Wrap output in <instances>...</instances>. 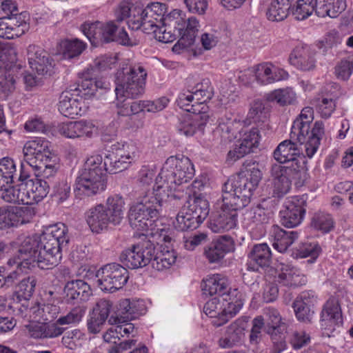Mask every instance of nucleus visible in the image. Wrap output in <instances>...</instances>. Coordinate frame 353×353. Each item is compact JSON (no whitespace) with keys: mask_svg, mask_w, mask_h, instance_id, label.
I'll return each instance as SVG.
<instances>
[{"mask_svg":"<svg viewBox=\"0 0 353 353\" xmlns=\"http://www.w3.org/2000/svg\"><path fill=\"white\" fill-rule=\"evenodd\" d=\"M262 179L259 163L243 164V169L230 177L223 184L221 210L210 219L209 228L215 233L224 232L234 228L237 222V210L247 206L253 192Z\"/></svg>","mask_w":353,"mask_h":353,"instance_id":"obj_1","label":"nucleus"},{"mask_svg":"<svg viewBox=\"0 0 353 353\" xmlns=\"http://www.w3.org/2000/svg\"><path fill=\"white\" fill-rule=\"evenodd\" d=\"M70 240L68 227L58 223L50 225L40 234L19 238V258L27 264L37 263L41 269H52L62 258V250Z\"/></svg>","mask_w":353,"mask_h":353,"instance_id":"obj_2","label":"nucleus"},{"mask_svg":"<svg viewBox=\"0 0 353 353\" xmlns=\"http://www.w3.org/2000/svg\"><path fill=\"white\" fill-rule=\"evenodd\" d=\"M198 20L194 17H186L180 10H174L165 16V21L151 34L163 43H170L180 37L173 46L174 52H179L180 49L191 46L198 32Z\"/></svg>","mask_w":353,"mask_h":353,"instance_id":"obj_3","label":"nucleus"},{"mask_svg":"<svg viewBox=\"0 0 353 353\" xmlns=\"http://www.w3.org/2000/svg\"><path fill=\"white\" fill-rule=\"evenodd\" d=\"M163 186H159L157 192L150 189L143 191L130 208L129 223L132 228L138 232H146L158 219L162 210L163 197L161 194Z\"/></svg>","mask_w":353,"mask_h":353,"instance_id":"obj_4","label":"nucleus"},{"mask_svg":"<svg viewBox=\"0 0 353 353\" xmlns=\"http://www.w3.org/2000/svg\"><path fill=\"white\" fill-rule=\"evenodd\" d=\"M314 110L312 107H305L299 117L294 121L290 136L303 145L308 158H312L320 145L324 135V125L322 121H316L312 128Z\"/></svg>","mask_w":353,"mask_h":353,"instance_id":"obj_5","label":"nucleus"},{"mask_svg":"<svg viewBox=\"0 0 353 353\" xmlns=\"http://www.w3.org/2000/svg\"><path fill=\"white\" fill-rule=\"evenodd\" d=\"M125 202L119 195L109 196L105 203L90 208L85 219L92 232L99 233L109 225H119L124 219Z\"/></svg>","mask_w":353,"mask_h":353,"instance_id":"obj_6","label":"nucleus"},{"mask_svg":"<svg viewBox=\"0 0 353 353\" xmlns=\"http://www.w3.org/2000/svg\"><path fill=\"white\" fill-rule=\"evenodd\" d=\"M147 72L141 65H123L115 74L117 101H125V98L134 99L145 92Z\"/></svg>","mask_w":353,"mask_h":353,"instance_id":"obj_7","label":"nucleus"},{"mask_svg":"<svg viewBox=\"0 0 353 353\" xmlns=\"http://www.w3.org/2000/svg\"><path fill=\"white\" fill-rule=\"evenodd\" d=\"M307 159L301 157L298 159V167L283 166L274 164L271 168V178L273 192L277 197L287 194L291 188L292 180L296 181L299 185H303L309 178Z\"/></svg>","mask_w":353,"mask_h":353,"instance_id":"obj_8","label":"nucleus"},{"mask_svg":"<svg viewBox=\"0 0 353 353\" xmlns=\"http://www.w3.org/2000/svg\"><path fill=\"white\" fill-rule=\"evenodd\" d=\"M209 210L207 199L194 192L178 213L174 228L179 231L196 229L206 219Z\"/></svg>","mask_w":353,"mask_h":353,"instance_id":"obj_9","label":"nucleus"},{"mask_svg":"<svg viewBox=\"0 0 353 353\" xmlns=\"http://www.w3.org/2000/svg\"><path fill=\"white\" fill-rule=\"evenodd\" d=\"M194 175V169L190 160L185 157H170L165 161L159 176L170 188V185L187 183Z\"/></svg>","mask_w":353,"mask_h":353,"instance_id":"obj_10","label":"nucleus"},{"mask_svg":"<svg viewBox=\"0 0 353 353\" xmlns=\"http://www.w3.org/2000/svg\"><path fill=\"white\" fill-rule=\"evenodd\" d=\"M128 277V271L125 268L112 263L103 265L96 272L95 283L101 290L112 293L122 288Z\"/></svg>","mask_w":353,"mask_h":353,"instance_id":"obj_11","label":"nucleus"},{"mask_svg":"<svg viewBox=\"0 0 353 353\" xmlns=\"http://www.w3.org/2000/svg\"><path fill=\"white\" fill-rule=\"evenodd\" d=\"M155 247L150 241H142L124 250L120 254V261L130 269L143 268L151 263Z\"/></svg>","mask_w":353,"mask_h":353,"instance_id":"obj_12","label":"nucleus"},{"mask_svg":"<svg viewBox=\"0 0 353 353\" xmlns=\"http://www.w3.org/2000/svg\"><path fill=\"white\" fill-rule=\"evenodd\" d=\"M136 157L135 148L132 144L125 143L121 148H113L105 156L106 170L110 174L120 172L127 169Z\"/></svg>","mask_w":353,"mask_h":353,"instance_id":"obj_13","label":"nucleus"},{"mask_svg":"<svg viewBox=\"0 0 353 353\" xmlns=\"http://www.w3.org/2000/svg\"><path fill=\"white\" fill-rule=\"evenodd\" d=\"M82 32L91 42L96 45L98 42L109 43L114 41L118 27L113 21L103 23L99 21L85 22L81 26Z\"/></svg>","mask_w":353,"mask_h":353,"instance_id":"obj_14","label":"nucleus"},{"mask_svg":"<svg viewBox=\"0 0 353 353\" xmlns=\"http://www.w3.org/2000/svg\"><path fill=\"white\" fill-rule=\"evenodd\" d=\"M23 153L24 161L31 167L56 156L50 151V143L43 138L28 141L23 148Z\"/></svg>","mask_w":353,"mask_h":353,"instance_id":"obj_15","label":"nucleus"},{"mask_svg":"<svg viewBox=\"0 0 353 353\" xmlns=\"http://www.w3.org/2000/svg\"><path fill=\"white\" fill-rule=\"evenodd\" d=\"M29 14L21 12L16 17L0 18V37L13 39L24 34L29 30Z\"/></svg>","mask_w":353,"mask_h":353,"instance_id":"obj_16","label":"nucleus"},{"mask_svg":"<svg viewBox=\"0 0 353 353\" xmlns=\"http://www.w3.org/2000/svg\"><path fill=\"white\" fill-rule=\"evenodd\" d=\"M106 183V175L81 170L76 179L74 190L90 196L103 192Z\"/></svg>","mask_w":353,"mask_h":353,"instance_id":"obj_17","label":"nucleus"},{"mask_svg":"<svg viewBox=\"0 0 353 353\" xmlns=\"http://www.w3.org/2000/svg\"><path fill=\"white\" fill-rule=\"evenodd\" d=\"M315 10L318 17L330 16L331 3L330 0H297L296 6L292 12L297 20H304Z\"/></svg>","mask_w":353,"mask_h":353,"instance_id":"obj_18","label":"nucleus"},{"mask_svg":"<svg viewBox=\"0 0 353 353\" xmlns=\"http://www.w3.org/2000/svg\"><path fill=\"white\" fill-rule=\"evenodd\" d=\"M145 305L142 301H130L125 299L119 301L115 315L108 319L110 325L130 321L145 313Z\"/></svg>","mask_w":353,"mask_h":353,"instance_id":"obj_19","label":"nucleus"},{"mask_svg":"<svg viewBox=\"0 0 353 353\" xmlns=\"http://www.w3.org/2000/svg\"><path fill=\"white\" fill-rule=\"evenodd\" d=\"M303 203V200L296 197L285 201L283 209L279 212L283 225L286 228H294L301 223L305 212Z\"/></svg>","mask_w":353,"mask_h":353,"instance_id":"obj_20","label":"nucleus"},{"mask_svg":"<svg viewBox=\"0 0 353 353\" xmlns=\"http://www.w3.org/2000/svg\"><path fill=\"white\" fill-rule=\"evenodd\" d=\"M256 81L262 85L271 84L286 80L289 74L285 70L274 65L272 62H263L252 68Z\"/></svg>","mask_w":353,"mask_h":353,"instance_id":"obj_21","label":"nucleus"},{"mask_svg":"<svg viewBox=\"0 0 353 353\" xmlns=\"http://www.w3.org/2000/svg\"><path fill=\"white\" fill-rule=\"evenodd\" d=\"M272 263V252L267 243L255 244L248 254L247 270L252 272L265 270Z\"/></svg>","mask_w":353,"mask_h":353,"instance_id":"obj_22","label":"nucleus"},{"mask_svg":"<svg viewBox=\"0 0 353 353\" xmlns=\"http://www.w3.org/2000/svg\"><path fill=\"white\" fill-rule=\"evenodd\" d=\"M29 65L32 70L41 75H50L54 63L48 53L35 45H30L27 48Z\"/></svg>","mask_w":353,"mask_h":353,"instance_id":"obj_23","label":"nucleus"},{"mask_svg":"<svg viewBox=\"0 0 353 353\" xmlns=\"http://www.w3.org/2000/svg\"><path fill=\"white\" fill-rule=\"evenodd\" d=\"M299 142L294 140L291 137L289 140H285L276 147L274 151L273 155L275 160L280 163H286L285 166L298 167V159L301 157H306L303 154H300V150L296 143Z\"/></svg>","mask_w":353,"mask_h":353,"instance_id":"obj_24","label":"nucleus"},{"mask_svg":"<svg viewBox=\"0 0 353 353\" xmlns=\"http://www.w3.org/2000/svg\"><path fill=\"white\" fill-rule=\"evenodd\" d=\"M243 127V123L236 119L224 116L219 119L214 136L223 143H228L237 139Z\"/></svg>","mask_w":353,"mask_h":353,"instance_id":"obj_25","label":"nucleus"},{"mask_svg":"<svg viewBox=\"0 0 353 353\" xmlns=\"http://www.w3.org/2000/svg\"><path fill=\"white\" fill-rule=\"evenodd\" d=\"M90 70L81 74L77 85H70V90L76 94V97L81 96L82 99H89L94 96L98 89H107L108 84L102 80H96L90 76Z\"/></svg>","mask_w":353,"mask_h":353,"instance_id":"obj_26","label":"nucleus"},{"mask_svg":"<svg viewBox=\"0 0 353 353\" xmlns=\"http://www.w3.org/2000/svg\"><path fill=\"white\" fill-rule=\"evenodd\" d=\"M59 133L66 138L75 139L83 137H92L96 131L94 125L85 120L70 121L58 125Z\"/></svg>","mask_w":353,"mask_h":353,"instance_id":"obj_27","label":"nucleus"},{"mask_svg":"<svg viewBox=\"0 0 353 353\" xmlns=\"http://www.w3.org/2000/svg\"><path fill=\"white\" fill-rule=\"evenodd\" d=\"M208 119L209 116L205 112L188 114L179 120L176 128L181 134L192 136L197 131L203 132Z\"/></svg>","mask_w":353,"mask_h":353,"instance_id":"obj_28","label":"nucleus"},{"mask_svg":"<svg viewBox=\"0 0 353 353\" xmlns=\"http://www.w3.org/2000/svg\"><path fill=\"white\" fill-rule=\"evenodd\" d=\"M112 303L110 300H99L92 309L90 318L88 320V329L93 334L99 333L105 323L112 309Z\"/></svg>","mask_w":353,"mask_h":353,"instance_id":"obj_29","label":"nucleus"},{"mask_svg":"<svg viewBox=\"0 0 353 353\" xmlns=\"http://www.w3.org/2000/svg\"><path fill=\"white\" fill-rule=\"evenodd\" d=\"M234 250L232 239L227 235L221 236L204 248V255L210 263H217L222 260L225 254Z\"/></svg>","mask_w":353,"mask_h":353,"instance_id":"obj_30","label":"nucleus"},{"mask_svg":"<svg viewBox=\"0 0 353 353\" xmlns=\"http://www.w3.org/2000/svg\"><path fill=\"white\" fill-rule=\"evenodd\" d=\"M247 317L239 318L232 322L228 327L224 336L219 341L222 348H231L241 343L247 327Z\"/></svg>","mask_w":353,"mask_h":353,"instance_id":"obj_31","label":"nucleus"},{"mask_svg":"<svg viewBox=\"0 0 353 353\" xmlns=\"http://www.w3.org/2000/svg\"><path fill=\"white\" fill-rule=\"evenodd\" d=\"M289 62L298 70H312L316 63L314 52L307 45L296 46L290 54Z\"/></svg>","mask_w":353,"mask_h":353,"instance_id":"obj_32","label":"nucleus"},{"mask_svg":"<svg viewBox=\"0 0 353 353\" xmlns=\"http://www.w3.org/2000/svg\"><path fill=\"white\" fill-rule=\"evenodd\" d=\"M145 14V8L143 9L141 7L134 8L132 17L127 21L128 27L136 30L142 28L146 34H151L154 30H158V26H161L160 23L154 20L153 15Z\"/></svg>","mask_w":353,"mask_h":353,"instance_id":"obj_33","label":"nucleus"},{"mask_svg":"<svg viewBox=\"0 0 353 353\" xmlns=\"http://www.w3.org/2000/svg\"><path fill=\"white\" fill-rule=\"evenodd\" d=\"M26 327L30 336L34 339H53L61 336L64 332V328L60 327L57 321L54 323L32 322Z\"/></svg>","mask_w":353,"mask_h":353,"instance_id":"obj_34","label":"nucleus"},{"mask_svg":"<svg viewBox=\"0 0 353 353\" xmlns=\"http://www.w3.org/2000/svg\"><path fill=\"white\" fill-rule=\"evenodd\" d=\"M64 294L68 303L75 304L88 300L92 292L86 282L78 279L67 282L64 287Z\"/></svg>","mask_w":353,"mask_h":353,"instance_id":"obj_35","label":"nucleus"},{"mask_svg":"<svg viewBox=\"0 0 353 353\" xmlns=\"http://www.w3.org/2000/svg\"><path fill=\"white\" fill-rule=\"evenodd\" d=\"M74 96H76V94L70 90L63 92L60 96L59 110L64 117L74 118L79 115L81 116L84 112L82 110V99H79Z\"/></svg>","mask_w":353,"mask_h":353,"instance_id":"obj_36","label":"nucleus"},{"mask_svg":"<svg viewBox=\"0 0 353 353\" xmlns=\"http://www.w3.org/2000/svg\"><path fill=\"white\" fill-rule=\"evenodd\" d=\"M19 65L12 62L5 64L0 70V99L6 100L16 89V72Z\"/></svg>","mask_w":353,"mask_h":353,"instance_id":"obj_37","label":"nucleus"},{"mask_svg":"<svg viewBox=\"0 0 353 353\" xmlns=\"http://www.w3.org/2000/svg\"><path fill=\"white\" fill-rule=\"evenodd\" d=\"M280 273L277 281L290 288H296L305 285L307 279L301 270L291 264L281 263L279 267Z\"/></svg>","mask_w":353,"mask_h":353,"instance_id":"obj_38","label":"nucleus"},{"mask_svg":"<svg viewBox=\"0 0 353 353\" xmlns=\"http://www.w3.org/2000/svg\"><path fill=\"white\" fill-rule=\"evenodd\" d=\"M239 294L237 289H234L228 294L223 296V306L220 322H216L218 326L227 323L230 319L236 315L243 306V302L241 294L237 297Z\"/></svg>","mask_w":353,"mask_h":353,"instance_id":"obj_39","label":"nucleus"},{"mask_svg":"<svg viewBox=\"0 0 353 353\" xmlns=\"http://www.w3.org/2000/svg\"><path fill=\"white\" fill-rule=\"evenodd\" d=\"M228 285V280L225 276L216 274L204 279L201 287L205 294L224 296L231 292L229 290Z\"/></svg>","mask_w":353,"mask_h":353,"instance_id":"obj_40","label":"nucleus"},{"mask_svg":"<svg viewBox=\"0 0 353 353\" xmlns=\"http://www.w3.org/2000/svg\"><path fill=\"white\" fill-rule=\"evenodd\" d=\"M235 145L233 150H230L228 153V159L236 161V160L245 157L254 152V149L259 145V142L254 137V134L246 132L243 137Z\"/></svg>","mask_w":353,"mask_h":353,"instance_id":"obj_41","label":"nucleus"},{"mask_svg":"<svg viewBox=\"0 0 353 353\" xmlns=\"http://www.w3.org/2000/svg\"><path fill=\"white\" fill-rule=\"evenodd\" d=\"M270 234L274 238V248L280 252H285L299 236L296 231H285L276 225L272 226Z\"/></svg>","mask_w":353,"mask_h":353,"instance_id":"obj_42","label":"nucleus"},{"mask_svg":"<svg viewBox=\"0 0 353 353\" xmlns=\"http://www.w3.org/2000/svg\"><path fill=\"white\" fill-rule=\"evenodd\" d=\"M157 170L154 166H149V165H144L141 168L139 172V183L141 187H142V189L140 190L139 195L144 190H146L147 189H150L151 191H153V190L155 191V193L157 192V190L158 189L159 186H163V188L161 189V192L163 194L162 192H165V189H168L169 188L168 185H158L159 182V176L156 179L157 182L155 184L152 186L151 188L150 186L153 183V180L156 176Z\"/></svg>","mask_w":353,"mask_h":353,"instance_id":"obj_43","label":"nucleus"},{"mask_svg":"<svg viewBox=\"0 0 353 353\" xmlns=\"http://www.w3.org/2000/svg\"><path fill=\"white\" fill-rule=\"evenodd\" d=\"M293 0H276L272 1L268 8L266 15L272 21H281L285 19L289 13Z\"/></svg>","mask_w":353,"mask_h":353,"instance_id":"obj_44","label":"nucleus"},{"mask_svg":"<svg viewBox=\"0 0 353 353\" xmlns=\"http://www.w3.org/2000/svg\"><path fill=\"white\" fill-rule=\"evenodd\" d=\"M176 257V254L174 250H170L168 247L163 248L159 252H154L151 265L154 269L161 271L169 268L173 265Z\"/></svg>","mask_w":353,"mask_h":353,"instance_id":"obj_45","label":"nucleus"},{"mask_svg":"<svg viewBox=\"0 0 353 353\" xmlns=\"http://www.w3.org/2000/svg\"><path fill=\"white\" fill-rule=\"evenodd\" d=\"M189 90L200 106L204 105L203 103L211 99L214 95V89L208 79H203L195 85L190 87Z\"/></svg>","mask_w":353,"mask_h":353,"instance_id":"obj_46","label":"nucleus"},{"mask_svg":"<svg viewBox=\"0 0 353 353\" xmlns=\"http://www.w3.org/2000/svg\"><path fill=\"white\" fill-rule=\"evenodd\" d=\"M270 102H276L281 106L294 104L296 99L295 92L292 88L274 90L265 96Z\"/></svg>","mask_w":353,"mask_h":353,"instance_id":"obj_47","label":"nucleus"},{"mask_svg":"<svg viewBox=\"0 0 353 353\" xmlns=\"http://www.w3.org/2000/svg\"><path fill=\"white\" fill-rule=\"evenodd\" d=\"M26 184L27 188L32 194V201L34 202V204L42 201L50 190L49 181L37 176L33 179V181L26 182Z\"/></svg>","mask_w":353,"mask_h":353,"instance_id":"obj_48","label":"nucleus"},{"mask_svg":"<svg viewBox=\"0 0 353 353\" xmlns=\"http://www.w3.org/2000/svg\"><path fill=\"white\" fill-rule=\"evenodd\" d=\"M316 111L323 119H328L331 116V93L321 92L310 102Z\"/></svg>","mask_w":353,"mask_h":353,"instance_id":"obj_49","label":"nucleus"},{"mask_svg":"<svg viewBox=\"0 0 353 353\" xmlns=\"http://www.w3.org/2000/svg\"><path fill=\"white\" fill-rule=\"evenodd\" d=\"M178 105L190 114H196V112H205V105L201 107L199 103H196L194 95L188 90L186 92L179 94L177 99Z\"/></svg>","mask_w":353,"mask_h":353,"instance_id":"obj_50","label":"nucleus"},{"mask_svg":"<svg viewBox=\"0 0 353 353\" xmlns=\"http://www.w3.org/2000/svg\"><path fill=\"white\" fill-rule=\"evenodd\" d=\"M36 321H52L59 312V307L53 304H42L31 308Z\"/></svg>","mask_w":353,"mask_h":353,"instance_id":"obj_51","label":"nucleus"},{"mask_svg":"<svg viewBox=\"0 0 353 353\" xmlns=\"http://www.w3.org/2000/svg\"><path fill=\"white\" fill-rule=\"evenodd\" d=\"M32 168L35 171L38 172V174L36 175L37 177L40 176L43 178V179H46L50 180V179L54 176L57 172L59 168L58 158L55 156Z\"/></svg>","mask_w":353,"mask_h":353,"instance_id":"obj_52","label":"nucleus"},{"mask_svg":"<svg viewBox=\"0 0 353 353\" xmlns=\"http://www.w3.org/2000/svg\"><path fill=\"white\" fill-rule=\"evenodd\" d=\"M310 225L323 234L328 233L331 230L330 214L321 210L316 212L311 218Z\"/></svg>","mask_w":353,"mask_h":353,"instance_id":"obj_53","label":"nucleus"},{"mask_svg":"<svg viewBox=\"0 0 353 353\" xmlns=\"http://www.w3.org/2000/svg\"><path fill=\"white\" fill-rule=\"evenodd\" d=\"M85 339L84 334L79 330L75 329L66 332L62 337L63 345L71 350L81 347Z\"/></svg>","mask_w":353,"mask_h":353,"instance_id":"obj_54","label":"nucleus"},{"mask_svg":"<svg viewBox=\"0 0 353 353\" xmlns=\"http://www.w3.org/2000/svg\"><path fill=\"white\" fill-rule=\"evenodd\" d=\"M14 226L29 223L35 215V210L32 205L21 207L12 206Z\"/></svg>","mask_w":353,"mask_h":353,"instance_id":"obj_55","label":"nucleus"},{"mask_svg":"<svg viewBox=\"0 0 353 353\" xmlns=\"http://www.w3.org/2000/svg\"><path fill=\"white\" fill-rule=\"evenodd\" d=\"M106 168L107 163H105V158L103 159L102 156L96 154L87 159L81 170L90 172H97L101 175H106V173L108 172V170H106Z\"/></svg>","mask_w":353,"mask_h":353,"instance_id":"obj_56","label":"nucleus"},{"mask_svg":"<svg viewBox=\"0 0 353 353\" xmlns=\"http://www.w3.org/2000/svg\"><path fill=\"white\" fill-rule=\"evenodd\" d=\"M126 99L125 98L124 102L122 100L117 101L118 114L121 116H134L144 111V101L128 102Z\"/></svg>","mask_w":353,"mask_h":353,"instance_id":"obj_57","label":"nucleus"},{"mask_svg":"<svg viewBox=\"0 0 353 353\" xmlns=\"http://www.w3.org/2000/svg\"><path fill=\"white\" fill-rule=\"evenodd\" d=\"M36 283V279L34 276H28L20 281L16 290L17 298L20 300L30 299L34 292Z\"/></svg>","mask_w":353,"mask_h":353,"instance_id":"obj_58","label":"nucleus"},{"mask_svg":"<svg viewBox=\"0 0 353 353\" xmlns=\"http://www.w3.org/2000/svg\"><path fill=\"white\" fill-rule=\"evenodd\" d=\"M85 45L79 39L66 40L62 44L63 56L70 59L81 54Z\"/></svg>","mask_w":353,"mask_h":353,"instance_id":"obj_59","label":"nucleus"},{"mask_svg":"<svg viewBox=\"0 0 353 353\" xmlns=\"http://www.w3.org/2000/svg\"><path fill=\"white\" fill-rule=\"evenodd\" d=\"M248 117L254 121H266L268 118V109L260 99L254 100L250 106Z\"/></svg>","mask_w":353,"mask_h":353,"instance_id":"obj_60","label":"nucleus"},{"mask_svg":"<svg viewBox=\"0 0 353 353\" xmlns=\"http://www.w3.org/2000/svg\"><path fill=\"white\" fill-rule=\"evenodd\" d=\"M222 306L223 296H214L205 303L203 311L206 315L211 318H217V322H220Z\"/></svg>","mask_w":353,"mask_h":353,"instance_id":"obj_61","label":"nucleus"},{"mask_svg":"<svg viewBox=\"0 0 353 353\" xmlns=\"http://www.w3.org/2000/svg\"><path fill=\"white\" fill-rule=\"evenodd\" d=\"M173 240L172 232L168 229L157 228L150 233V239L145 238L143 241H150L153 243L162 247L163 244L170 243Z\"/></svg>","mask_w":353,"mask_h":353,"instance_id":"obj_62","label":"nucleus"},{"mask_svg":"<svg viewBox=\"0 0 353 353\" xmlns=\"http://www.w3.org/2000/svg\"><path fill=\"white\" fill-rule=\"evenodd\" d=\"M70 194V183L66 180H61L55 183L52 188L51 196L57 203L65 201Z\"/></svg>","mask_w":353,"mask_h":353,"instance_id":"obj_63","label":"nucleus"},{"mask_svg":"<svg viewBox=\"0 0 353 353\" xmlns=\"http://www.w3.org/2000/svg\"><path fill=\"white\" fill-rule=\"evenodd\" d=\"M334 74L341 81H347L352 74L353 62L348 59H343L335 66Z\"/></svg>","mask_w":353,"mask_h":353,"instance_id":"obj_64","label":"nucleus"}]
</instances>
